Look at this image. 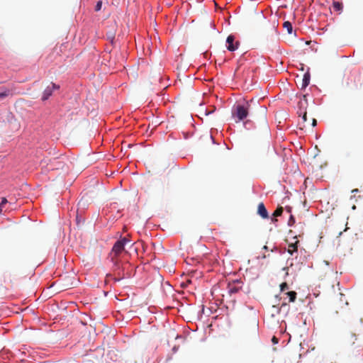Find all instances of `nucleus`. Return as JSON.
Returning a JSON list of instances; mask_svg holds the SVG:
<instances>
[{
    "label": "nucleus",
    "instance_id": "f257e3e1",
    "mask_svg": "<svg viewBox=\"0 0 363 363\" xmlns=\"http://www.w3.org/2000/svg\"><path fill=\"white\" fill-rule=\"evenodd\" d=\"M249 114V104H237L232 109V116L236 123L245 120Z\"/></svg>",
    "mask_w": 363,
    "mask_h": 363
},
{
    "label": "nucleus",
    "instance_id": "f03ea898",
    "mask_svg": "<svg viewBox=\"0 0 363 363\" xmlns=\"http://www.w3.org/2000/svg\"><path fill=\"white\" fill-rule=\"evenodd\" d=\"M130 242V240L126 238H121L118 240L112 247V252L116 255H118L121 254L125 248V246Z\"/></svg>",
    "mask_w": 363,
    "mask_h": 363
},
{
    "label": "nucleus",
    "instance_id": "7ed1b4c3",
    "mask_svg": "<svg viewBox=\"0 0 363 363\" xmlns=\"http://www.w3.org/2000/svg\"><path fill=\"white\" fill-rule=\"evenodd\" d=\"M226 44L228 50L230 52H234L238 50L240 45L238 41L235 42V37L232 35L228 36L226 39Z\"/></svg>",
    "mask_w": 363,
    "mask_h": 363
},
{
    "label": "nucleus",
    "instance_id": "20e7f679",
    "mask_svg": "<svg viewBox=\"0 0 363 363\" xmlns=\"http://www.w3.org/2000/svg\"><path fill=\"white\" fill-rule=\"evenodd\" d=\"M59 88V85L52 83L50 86H47L44 90L42 96V100L45 101L48 99V98L52 95V91L55 89H58Z\"/></svg>",
    "mask_w": 363,
    "mask_h": 363
},
{
    "label": "nucleus",
    "instance_id": "39448f33",
    "mask_svg": "<svg viewBox=\"0 0 363 363\" xmlns=\"http://www.w3.org/2000/svg\"><path fill=\"white\" fill-rule=\"evenodd\" d=\"M266 30L268 33V35L271 38L276 37L278 34V30L274 23H270L269 22H268L266 26Z\"/></svg>",
    "mask_w": 363,
    "mask_h": 363
},
{
    "label": "nucleus",
    "instance_id": "423d86ee",
    "mask_svg": "<svg viewBox=\"0 0 363 363\" xmlns=\"http://www.w3.org/2000/svg\"><path fill=\"white\" fill-rule=\"evenodd\" d=\"M257 213L262 218H268L269 215L267 208H265V206L263 203H260L258 205V210Z\"/></svg>",
    "mask_w": 363,
    "mask_h": 363
},
{
    "label": "nucleus",
    "instance_id": "0eeeda50",
    "mask_svg": "<svg viewBox=\"0 0 363 363\" xmlns=\"http://www.w3.org/2000/svg\"><path fill=\"white\" fill-rule=\"evenodd\" d=\"M310 79H311V75H310L309 70L308 69V71L303 74V79H302L301 89H305L308 86V85L310 83Z\"/></svg>",
    "mask_w": 363,
    "mask_h": 363
},
{
    "label": "nucleus",
    "instance_id": "6e6552de",
    "mask_svg": "<svg viewBox=\"0 0 363 363\" xmlns=\"http://www.w3.org/2000/svg\"><path fill=\"white\" fill-rule=\"evenodd\" d=\"M10 94V91L6 88L0 89V101L8 96Z\"/></svg>",
    "mask_w": 363,
    "mask_h": 363
},
{
    "label": "nucleus",
    "instance_id": "1a4fd4ad",
    "mask_svg": "<svg viewBox=\"0 0 363 363\" xmlns=\"http://www.w3.org/2000/svg\"><path fill=\"white\" fill-rule=\"evenodd\" d=\"M287 252L291 255H294V253H297V244L295 243L289 245Z\"/></svg>",
    "mask_w": 363,
    "mask_h": 363
},
{
    "label": "nucleus",
    "instance_id": "9d476101",
    "mask_svg": "<svg viewBox=\"0 0 363 363\" xmlns=\"http://www.w3.org/2000/svg\"><path fill=\"white\" fill-rule=\"evenodd\" d=\"M284 28L286 29L289 34H291L293 32L292 24L289 21H285L284 23Z\"/></svg>",
    "mask_w": 363,
    "mask_h": 363
},
{
    "label": "nucleus",
    "instance_id": "9b49d317",
    "mask_svg": "<svg viewBox=\"0 0 363 363\" xmlns=\"http://www.w3.org/2000/svg\"><path fill=\"white\" fill-rule=\"evenodd\" d=\"M286 295L289 298L290 302H294L296 298V293L295 291H289L286 293Z\"/></svg>",
    "mask_w": 363,
    "mask_h": 363
},
{
    "label": "nucleus",
    "instance_id": "f8f14e48",
    "mask_svg": "<svg viewBox=\"0 0 363 363\" xmlns=\"http://www.w3.org/2000/svg\"><path fill=\"white\" fill-rule=\"evenodd\" d=\"M283 212V208L282 207H280V208H278L277 210H275L272 214V216L273 217H278V216H280L281 215Z\"/></svg>",
    "mask_w": 363,
    "mask_h": 363
},
{
    "label": "nucleus",
    "instance_id": "ddd939ff",
    "mask_svg": "<svg viewBox=\"0 0 363 363\" xmlns=\"http://www.w3.org/2000/svg\"><path fill=\"white\" fill-rule=\"evenodd\" d=\"M333 8L335 10L339 11L342 9V4L338 1L333 2Z\"/></svg>",
    "mask_w": 363,
    "mask_h": 363
},
{
    "label": "nucleus",
    "instance_id": "4468645a",
    "mask_svg": "<svg viewBox=\"0 0 363 363\" xmlns=\"http://www.w3.org/2000/svg\"><path fill=\"white\" fill-rule=\"evenodd\" d=\"M294 223H295V218L292 215H291L290 218L289 219V221H288V225L292 226Z\"/></svg>",
    "mask_w": 363,
    "mask_h": 363
},
{
    "label": "nucleus",
    "instance_id": "2eb2a0df",
    "mask_svg": "<svg viewBox=\"0 0 363 363\" xmlns=\"http://www.w3.org/2000/svg\"><path fill=\"white\" fill-rule=\"evenodd\" d=\"M101 6H102V2L101 1H98L96 4V6H95V10L96 11H99L101 10Z\"/></svg>",
    "mask_w": 363,
    "mask_h": 363
},
{
    "label": "nucleus",
    "instance_id": "dca6fc26",
    "mask_svg": "<svg viewBox=\"0 0 363 363\" xmlns=\"http://www.w3.org/2000/svg\"><path fill=\"white\" fill-rule=\"evenodd\" d=\"M280 288H281V291H284V290L287 289H288V285L286 283H282L281 285H280Z\"/></svg>",
    "mask_w": 363,
    "mask_h": 363
},
{
    "label": "nucleus",
    "instance_id": "f3484780",
    "mask_svg": "<svg viewBox=\"0 0 363 363\" xmlns=\"http://www.w3.org/2000/svg\"><path fill=\"white\" fill-rule=\"evenodd\" d=\"M302 120H303V122H306L307 120V114H306V111L303 113Z\"/></svg>",
    "mask_w": 363,
    "mask_h": 363
},
{
    "label": "nucleus",
    "instance_id": "a211bd4d",
    "mask_svg": "<svg viewBox=\"0 0 363 363\" xmlns=\"http://www.w3.org/2000/svg\"><path fill=\"white\" fill-rule=\"evenodd\" d=\"M272 340V342L274 344H277L278 343V340H277V338L276 337H273Z\"/></svg>",
    "mask_w": 363,
    "mask_h": 363
},
{
    "label": "nucleus",
    "instance_id": "6ab92c4d",
    "mask_svg": "<svg viewBox=\"0 0 363 363\" xmlns=\"http://www.w3.org/2000/svg\"><path fill=\"white\" fill-rule=\"evenodd\" d=\"M7 203V199L6 198H2L1 202L0 203H2V206Z\"/></svg>",
    "mask_w": 363,
    "mask_h": 363
},
{
    "label": "nucleus",
    "instance_id": "aec40b11",
    "mask_svg": "<svg viewBox=\"0 0 363 363\" xmlns=\"http://www.w3.org/2000/svg\"><path fill=\"white\" fill-rule=\"evenodd\" d=\"M317 125V121L315 119H313L312 125L315 127Z\"/></svg>",
    "mask_w": 363,
    "mask_h": 363
},
{
    "label": "nucleus",
    "instance_id": "412c9836",
    "mask_svg": "<svg viewBox=\"0 0 363 363\" xmlns=\"http://www.w3.org/2000/svg\"><path fill=\"white\" fill-rule=\"evenodd\" d=\"M230 293H235L237 292V289L235 288H232L230 289Z\"/></svg>",
    "mask_w": 363,
    "mask_h": 363
},
{
    "label": "nucleus",
    "instance_id": "4be33fe9",
    "mask_svg": "<svg viewBox=\"0 0 363 363\" xmlns=\"http://www.w3.org/2000/svg\"><path fill=\"white\" fill-rule=\"evenodd\" d=\"M358 191H359V190L357 189H355L352 191V193H357Z\"/></svg>",
    "mask_w": 363,
    "mask_h": 363
},
{
    "label": "nucleus",
    "instance_id": "5701e85b",
    "mask_svg": "<svg viewBox=\"0 0 363 363\" xmlns=\"http://www.w3.org/2000/svg\"><path fill=\"white\" fill-rule=\"evenodd\" d=\"M2 211V203H0V213H1Z\"/></svg>",
    "mask_w": 363,
    "mask_h": 363
},
{
    "label": "nucleus",
    "instance_id": "b1692460",
    "mask_svg": "<svg viewBox=\"0 0 363 363\" xmlns=\"http://www.w3.org/2000/svg\"><path fill=\"white\" fill-rule=\"evenodd\" d=\"M76 219H77V223H78V222H79V218H78V216H77V217H76Z\"/></svg>",
    "mask_w": 363,
    "mask_h": 363
},
{
    "label": "nucleus",
    "instance_id": "393cba45",
    "mask_svg": "<svg viewBox=\"0 0 363 363\" xmlns=\"http://www.w3.org/2000/svg\"><path fill=\"white\" fill-rule=\"evenodd\" d=\"M76 219H77V223H78V222H79V218H78V216H77V217H76Z\"/></svg>",
    "mask_w": 363,
    "mask_h": 363
},
{
    "label": "nucleus",
    "instance_id": "a878e982",
    "mask_svg": "<svg viewBox=\"0 0 363 363\" xmlns=\"http://www.w3.org/2000/svg\"><path fill=\"white\" fill-rule=\"evenodd\" d=\"M276 220H277L276 218L274 219L273 218H272V221H276Z\"/></svg>",
    "mask_w": 363,
    "mask_h": 363
},
{
    "label": "nucleus",
    "instance_id": "bb28decb",
    "mask_svg": "<svg viewBox=\"0 0 363 363\" xmlns=\"http://www.w3.org/2000/svg\"><path fill=\"white\" fill-rule=\"evenodd\" d=\"M264 250H267V246L264 245L263 247Z\"/></svg>",
    "mask_w": 363,
    "mask_h": 363
},
{
    "label": "nucleus",
    "instance_id": "cd10ccee",
    "mask_svg": "<svg viewBox=\"0 0 363 363\" xmlns=\"http://www.w3.org/2000/svg\"><path fill=\"white\" fill-rule=\"evenodd\" d=\"M353 210H354L356 208V206H353L352 208Z\"/></svg>",
    "mask_w": 363,
    "mask_h": 363
}]
</instances>
